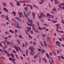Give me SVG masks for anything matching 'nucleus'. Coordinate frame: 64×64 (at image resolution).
I'll return each mask as SVG.
<instances>
[{
	"mask_svg": "<svg viewBox=\"0 0 64 64\" xmlns=\"http://www.w3.org/2000/svg\"><path fill=\"white\" fill-rule=\"evenodd\" d=\"M38 16L39 19H41V17H42V18H44V17H46L45 14H43V13L40 14V16H39L38 14Z\"/></svg>",
	"mask_w": 64,
	"mask_h": 64,
	"instance_id": "1",
	"label": "nucleus"
},
{
	"mask_svg": "<svg viewBox=\"0 0 64 64\" xmlns=\"http://www.w3.org/2000/svg\"><path fill=\"white\" fill-rule=\"evenodd\" d=\"M44 46L45 47H46V48L47 47H49V48H50V46L49 45H48L46 43V40H44Z\"/></svg>",
	"mask_w": 64,
	"mask_h": 64,
	"instance_id": "2",
	"label": "nucleus"
},
{
	"mask_svg": "<svg viewBox=\"0 0 64 64\" xmlns=\"http://www.w3.org/2000/svg\"><path fill=\"white\" fill-rule=\"evenodd\" d=\"M29 49H31L32 52L33 53H35V52H33V51L35 50V49H34V48L31 47V46H30V47Z\"/></svg>",
	"mask_w": 64,
	"mask_h": 64,
	"instance_id": "3",
	"label": "nucleus"
},
{
	"mask_svg": "<svg viewBox=\"0 0 64 64\" xmlns=\"http://www.w3.org/2000/svg\"><path fill=\"white\" fill-rule=\"evenodd\" d=\"M14 48L17 52H19V48H20L19 47H17L16 46H15Z\"/></svg>",
	"mask_w": 64,
	"mask_h": 64,
	"instance_id": "4",
	"label": "nucleus"
},
{
	"mask_svg": "<svg viewBox=\"0 0 64 64\" xmlns=\"http://www.w3.org/2000/svg\"><path fill=\"white\" fill-rule=\"evenodd\" d=\"M24 15L25 17H26L28 19V15H27V14H25V12L24 11Z\"/></svg>",
	"mask_w": 64,
	"mask_h": 64,
	"instance_id": "5",
	"label": "nucleus"
},
{
	"mask_svg": "<svg viewBox=\"0 0 64 64\" xmlns=\"http://www.w3.org/2000/svg\"><path fill=\"white\" fill-rule=\"evenodd\" d=\"M18 14L20 16V17H22V16H23V14L22 13L20 12L18 13Z\"/></svg>",
	"mask_w": 64,
	"mask_h": 64,
	"instance_id": "6",
	"label": "nucleus"
},
{
	"mask_svg": "<svg viewBox=\"0 0 64 64\" xmlns=\"http://www.w3.org/2000/svg\"><path fill=\"white\" fill-rule=\"evenodd\" d=\"M55 4L56 5H57L58 3V4H59V2L57 0H56L55 1Z\"/></svg>",
	"mask_w": 64,
	"mask_h": 64,
	"instance_id": "7",
	"label": "nucleus"
},
{
	"mask_svg": "<svg viewBox=\"0 0 64 64\" xmlns=\"http://www.w3.org/2000/svg\"><path fill=\"white\" fill-rule=\"evenodd\" d=\"M12 14H13L14 16H16V13H15V12H12Z\"/></svg>",
	"mask_w": 64,
	"mask_h": 64,
	"instance_id": "8",
	"label": "nucleus"
},
{
	"mask_svg": "<svg viewBox=\"0 0 64 64\" xmlns=\"http://www.w3.org/2000/svg\"><path fill=\"white\" fill-rule=\"evenodd\" d=\"M32 15L33 16L34 19V18H35V13H34V12H32Z\"/></svg>",
	"mask_w": 64,
	"mask_h": 64,
	"instance_id": "9",
	"label": "nucleus"
},
{
	"mask_svg": "<svg viewBox=\"0 0 64 64\" xmlns=\"http://www.w3.org/2000/svg\"><path fill=\"white\" fill-rule=\"evenodd\" d=\"M26 56H28V50H27L26 51Z\"/></svg>",
	"mask_w": 64,
	"mask_h": 64,
	"instance_id": "10",
	"label": "nucleus"
},
{
	"mask_svg": "<svg viewBox=\"0 0 64 64\" xmlns=\"http://www.w3.org/2000/svg\"><path fill=\"white\" fill-rule=\"evenodd\" d=\"M42 54H43V52H46V51L44 50V49H42Z\"/></svg>",
	"mask_w": 64,
	"mask_h": 64,
	"instance_id": "11",
	"label": "nucleus"
},
{
	"mask_svg": "<svg viewBox=\"0 0 64 64\" xmlns=\"http://www.w3.org/2000/svg\"><path fill=\"white\" fill-rule=\"evenodd\" d=\"M7 46H9V44H10V45H11L10 42H9L8 41L7 42Z\"/></svg>",
	"mask_w": 64,
	"mask_h": 64,
	"instance_id": "12",
	"label": "nucleus"
},
{
	"mask_svg": "<svg viewBox=\"0 0 64 64\" xmlns=\"http://www.w3.org/2000/svg\"><path fill=\"white\" fill-rule=\"evenodd\" d=\"M16 4L18 6H20V4L19 3V2H16Z\"/></svg>",
	"mask_w": 64,
	"mask_h": 64,
	"instance_id": "13",
	"label": "nucleus"
},
{
	"mask_svg": "<svg viewBox=\"0 0 64 64\" xmlns=\"http://www.w3.org/2000/svg\"><path fill=\"white\" fill-rule=\"evenodd\" d=\"M41 42H42L41 41H40V44H41L42 46V47H44V46H43V43H42Z\"/></svg>",
	"mask_w": 64,
	"mask_h": 64,
	"instance_id": "14",
	"label": "nucleus"
},
{
	"mask_svg": "<svg viewBox=\"0 0 64 64\" xmlns=\"http://www.w3.org/2000/svg\"><path fill=\"white\" fill-rule=\"evenodd\" d=\"M30 9L31 10H32L33 9V6H32V5H30Z\"/></svg>",
	"mask_w": 64,
	"mask_h": 64,
	"instance_id": "15",
	"label": "nucleus"
},
{
	"mask_svg": "<svg viewBox=\"0 0 64 64\" xmlns=\"http://www.w3.org/2000/svg\"><path fill=\"white\" fill-rule=\"evenodd\" d=\"M18 36H19V37H20V38H21V39H23V37H22V36H21V35H18Z\"/></svg>",
	"mask_w": 64,
	"mask_h": 64,
	"instance_id": "16",
	"label": "nucleus"
},
{
	"mask_svg": "<svg viewBox=\"0 0 64 64\" xmlns=\"http://www.w3.org/2000/svg\"><path fill=\"white\" fill-rule=\"evenodd\" d=\"M6 5V3L5 2L3 3V5H4V7H6V6H5Z\"/></svg>",
	"mask_w": 64,
	"mask_h": 64,
	"instance_id": "17",
	"label": "nucleus"
},
{
	"mask_svg": "<svg viewBox=\"0 0 64 64\" xmlns=\"http://www.w3.org/2000/svg\"><path fill=\"white\" fill-rule=\"evenodd\" d=\"M52 10H53V11H55L57 12V11H56V9L55 8H54L52 9Z\"/></svg>",
	"mask_w": 64,
	"mask_h": 64,
	"instance_id": "18",
	"label": "nucleus"
},
{
	"mask_svg": "<svg viewBox=\"0 0 64 64\" xmlns=\"http://www.w3.org/2000/svg\"><path fill=\"white\" fill-rule=\"evenodd\" d=\"M10 32H11V33H14V32L12 31V30H10Z\"/></svg>",
	"mask_w": 64,
	"mask_h": 64,
	"instance_id": "19",
	"label": "nucleus"
},
{
	"mask_svg": "<svg viewBox=\"0 0 64 64\" xmlns=\"http://www.w3.org/2000/svg\"><path fill=\"white\" fill-rule=\"evenodd\" d=\"M38 28L39 30H43V29L42 28H41L40 26H39L38 27Z\"/></svg>",
	"mask_w": 64,
	"mask_h": 64,
	"instance_id": "20",
	"label": "nucleus"
},
{
	"mask_svg": "<svg viewBox=\"0 0 64 64\" xmlns=\"http://www.w3.org/2000/svg\"><path fill=\"white\" fill-rule=\"evenodd\" d=\"M17 42L18 43V44H20V41H19V40H17Z\"/></svg>",
	"mask_w": 64,
	"mask_h": 64,
	"instance_id": "21",
	"label": "nucleus"
},
{
	"mask_svg": "<svg viewBox=\"0 0 64 64\" xmlns=\"http://www.w3.org/2000/svg\"><path fill=\"white\" fill-rule=\"evenodd\" d=\"M50 17L51 18H53L54 17V16L53 15H51L50 16Z\"/></svg>",
	"mask_w": 64,
	"mask_h": 64,
	"instance_id": "22",
	"label": "nucleus"
},
{
	"mask_svg": "<svg viewBox=\"0 0 64 64\" xmlns=\"http://www.w3.org/2000/svg\"><path fill=\"white\" fill-rule=\"evenodd\" d=\"M47 38L48 40H49V36H47Z\"/></svg>",
	"mask_w": 64,
	"mask_h": 64,
	"instance_id": "23",
	"label": "nucleus"
},
{
	"mask_svg": "<svg viewBox=\"0 0 64 64\" xmlns=\"http://www.w3.org/2000/svg\"><path fill=\"white\" fill-rule=\"evenodd\" d=\"M46 55L47 56V57L48 58H49V54H48V53H46Z\"/></svg>",
	"mask_w": 64,
	"mask_h": 64,
	"instance_id": "24",
	"label": "nucleus"
},
{
	"mask_svg": "<svg viewBox=\"0 0 64 64\" xmlns=\"http://www.w3.org/2000/svg\"><path fill=\"white\" fill-rule=\"evenodd\" d=\"M12 51L14 53H15V54L16 53V51H15V50H12Z\"/></svg>",
	"mask_w": 64,
	"mask_h": 64,
	"instance_id": "25",
	"label": "nucleus"
},
{
	"mask_svg": "<svg viewBox=\"0 0 64 64\" xmlns=\"http://www.w3.org/2000/svg\"><path fill=\"white\" fill-rule=\"evenodd\" d=\"M56 44H60V42L58 41H56Z\"/></svg>",
	"mask_w": 64,
	"mask_h": 64,
	"instance_id": "26",
	"label": "nucleus"
},
{
	"mask_svg": "<svg viewBox=\"0 0 64 64\" xmlns=\"http://www.w3.org/2000/svg\"><path fill=\"white\" fill-rule=\"evenodd\" d=\"M26 32V34L27 35H29V34L28 33V32L26 31V30H25Z\"/></svg>",
	"mask_w": 64,
	"mask_h": 64,
	"instance_id": "27",
	"label": "nucleus"
},
{
	"mask_svg": "<svg viewBox=\"0 0 64 64\" xmlns=\"http://www.w3.org/2000/svg\"><path fill=\"white\" fill-rule=\"evenodd\" d=\"M36 22L37 24H38V26H39V24H40V23L39 22Z\"/></svg>",
	"mask_w": 64,
	"mask_h": 64,
	"instance_id": "28",
	"label": "nucleus"
},
{
	"mask_svg": "<svg viewBox=\"0 0 64 64\" xmlns=\"http://www.w3.org/2000/svg\"><path fill=\"white\" fill-rule=\"evenodd\" d=\"M51 60H52V61L53 63H54V60H53V58H51Z\"/></svg>",
	"mask_w": 64,
	"mask_h": 64,
	"instance_id": "29",
	"label": "nucleus"
},
{
	"mask_svg": "<svg viewBox=\"0 0 64 64\" xmlns=\"http://www.w3.org/2000/svg\"><path fill=\"white\" fill-rule=\"evenodd\" d=\"M43 25H44V26H48V24H44Z\"/></svg>",
	"mask_w": 64,
	"mask_h": 64,
	"instance_id": "30",
	"label": "nucleus"
},
{
	"mask_svg": "<svg viewBox=\"0 0 64 64\" xmlns=\"http://www.w3.org/2000/svg\"><path fill=\"white\" fill-rule=\"evenodd\" d=\"M17 27L18 28H21V27L19 26H17Z\"/></svg>",
	"mask_w": 64,
	"mask_h": 64,
	"instance_id": "31",
	"label": "nucleus"
},
{
	"mask_svg": "<svg viewBox=\"0 0 64 64\" xmlns=\"http://www.w3.org/2000/svg\"><path fill=\"white\" fill-rule=\"evenodd\" d=\"M32 28L33 30H35V27H34V26H33V27H32Z\"/></svg>",
	"mask_w": 64,
	"mask_h": 64,
	"instance_id": "32",
	"label": "nucleus"
},
{
	"mask_svg": "<svg viewBox=\"0 0 64 64\" xmlns=\"http://www.w3.org/2000/svg\"><path fill=\"white\" fill-rule=\"evenodd\" d=\"M26 47H27V46H28V43L26 42Z\"/></svg>",
	"mask_w": 64,
	"mask_h": 64,
	"instance_id": "33",
	"label": "nucleus"
},
{
	"mask_svg": "<svg viewBox=\"0 0 64 64\" xmlns=\"http://www.w3.org/2000/svg\"><path fill=\"white\" fill-rule=\"evenodd\" d=\"M29 37L30 38H31V39L32 38V37H31V36H30V35H29Z\"/></svg>",
	"mask_w": 64,
	"mask_h": 64,
	"instance_id": "34",
	"label": "nucleus"
},
{
	"mask_svg": "<svg viewBox=\"0 0 64 64\" xmlns=\"http://www.w3.org/2000/svg\"><path fill=\"white\" fill-rule=\"evenodd\" d=\"M33 22V21L32 20L30 21V23L31 24H32V22Z\"/></svg>",
	"mask_w": 64,
	"mask_h": 64,
	"instance_id": "35",
	"label": "nucleus"
},
{
	"mask_svg": "<svg viewBox=\"0 0 64 64\" xmlns=\"http://www.w3.org/2000/svg\"><path fill=\"white\" fill-rule=\"evenodd\" d=\"M34 31H35L36 32V33H38V31L37 30H34Z\"/></svg>",
	"mask_w": 64,
	"mask_h": 64,
	"instance_id": "36",
	"label": "nucleus"
},
{
	"mask_svg": "<svg viewBox=\"0 0 64 64\" xmlns=\"http://www.w3.org/2000/svg\"><path fill=\"white\" fill-rule=\"evenodd\" d=\"M5 50L4 49L3 50V51L4 52H5V53H7V52H6V50Z\"/></svg>",
	"mask_w": 64,
	"mask_h": 64,
	"instance_id": "37",
	"label": "nucleus"
},
{
	"mask_svg": "<svg viewBox=\"0 0 64 64\" xmlns=\"http://www.w3.org/2000/svg\"><path fill=\"white\" fill-rule=\"evenodd\" d=\"M49 62H50V63L51 64H53V63H52V62L50 60H49Z\"/></svg>",
	"mask_w": 64,
	"mask_h": 64,
	"instance_id": "38",
	"label": "nucleus"
},
{
	"mask_svg": "<svg viewBox=\"0 0 64 64\" xmlns=\"http://www.w3.org/2000/svg\"><path fill=\"white\" fill-rule=\"evenodd\" d=\"M60 26V24H56V26Z\"/></svg>",
	"mask_w": 64,
	"mask_h": 64,
	"instance_id": "39",
	"label": "nucleus"
},
{
	"mask_svg": "<svg viewBox=\"0 0 64 64\" xmlns=\"http://www.w3.org/2000/svg\"><path fill=\"white\" fill-rule=\"evenodd\" d=\"M59 6L60 9H62V8H61V5H60Z\"/></svg>",
	"mask_w": 64,
	"mask_h": 64,
	"instance_id": "40",
	"label": "nucleus"
},
{
	"mask_svg": "<svg viewBox=\"0 0 64 64\" xmlns=\"http://www.w3.org/2000/svg\"><path fill=\"white\" fill-rule=\"evenodd\" d=\"M48 16H50V14H49L48 13L47 14V17H48Z\"/></svg>",
	"mask_w": 64,
	"mask_h": 64,
	"instance_id": "41",
	"label": "nucleus"
},
{
	"mask_svg": "<svg viewBox=\"0 0 64 64\" xmlns=\"http://www.w3.org/2000/svg\"><path fill=\"white\" fill-rule=\"evenodd\" d=\"M14 26H15V27H16V26H17V24H16L14 23Z\"/></svg>",
	"mask_w": 64,
	"mask_h": 64,
	"instance_id": "42",
	"label": "nucleus"
},
{
	"mask_svg": "<svg viewBox=\"0 0 64 64\" xmlns=\"http://www.w3.org/2000/svg\"><path fill=\"white\" fill-rule=\"evenodd\" d=\"M22 44V47H25V44L24 43H23Z\"/></svg>",
	"mask_w": 64,
	"mask_h": 64,
	"instance_id": "43",
	"label": "nucleus"
},
{
	"mask_svg": "<svg viewBox=\"0 0 64 64\" xmlns=\"http://www.w3.org/2000/svg\"><path fill=\"white\" fill-rule=\"evenodd\" d=\"M50 55L51 56H52V53L51 52H50Z\"/></svg>",
	"mask_w": 64,
	"mask_h": 64,
	"instance_id": "44",
	"label": "nucleus"
},
{
	"mask_svg": "<svg viewBox=\"0 0 64 64\" xmlns=\"http://www.w3.org/2000/svg\"><path fill=\"white\" fill-rule=\"evenodd\" d=\"M42 36H43V37H45V35L44 34H43L42 35Z\"/></svg>",
	"mask_w": 64,
	"mask_h": 64,
	"instance_id": "45",
	"label": "nucleus"
},
{
	"mask_svg": "<svg viewBox=\"0 0 64 64\" xmlns=\"http://www.w3.org/2000/svg\"><path fill=\"white\" fill-rule=\"evenodd\" d=\"M30 54H31V55H34V54L32 53L31 52H30Z\"/></svg>",
	"mask_w": 64,
	"mask_h": 64,
	"instance_id": "46",
	"label": "nucleus"
},
{
	"mask_svg": "<svg viewBox=\"0 0 64 64\" xmlns=\"http://www.w3.org/2000/svg\"><path fill=\"white\" fill-rule=\"evenodd\" d=\"M4 33L6 34H9V33L8 32H5Z\"/></svg>",
	"mask_w": 64,
	"mask_h": 64,
	"instance_id": "47",
	"label": "nucleus"
},
{
	"mask_svg": "<svg viewBox=\"0 0 64 64\" xmlns=\"http://www.w3.org/2000/svg\"><path fill=\"white\" fill-rule=\"evenodd\" d=\"M57 21L56 20H55L53 22V23H56V22H57Z\"/></svg>",
	"mask_w": 64,
	"mask_h": 64,
	"instance_id": "48",
	"label": "nucleus"
},
{
	"mask_svg": "<svg viewBox=\"0 0 64 64\" xmlns=\"http://www.w3.org/2000/svg\"><path fill=\"white\" fill-rule=\"evenodd\" d=\"M4 39H6V40H7L8 39V38L7 37H5L4 38Z\"/></svg>",
	"mask_w": 64,
	"mask_h": 64,
	"instance_id": "49",
	"label": "nucleus"
},
{
	"mask_svg": "<svg viewBox=\"0 0 64 64\" xmlns=\"http://www.w3.org/2000/svg\"><path fill=\"white\" fill-rule=\"evenodd\" d=\"M1 16L2 17H4V18H5V17L4 16L3 14H2Z\"/></svg>",
	"mask_w": 64,
	"mask_h": 64,
	"instance_id": "50",
	"label": "nucleus"
},
{
	"mask_svg": "<svg viewBox=\"0 0 64 64\" xmlns=\"http://www.w3.org/2000/svg\"><path fill=\"white\" fill-rule=\"evenodd\" d=\"M58 39L60 41H62V40H61V38H58Z\"/></svg>",
	"mask_w": 64,
	"mask_h": 64,
	"instance_id": "51",
	"label": "nucleus"
},
{
	"mask_svg": "<svg viewBox=\"0 0 64 64\" xmlns=\"http://www.w3.org/2000/svg\"><path fill=\"white\" fill-rule=\"evenodd\" d=\"M12 58L11 57L9 58V59L10 60H12Z\"/></svg>",
	"mask_w": 64,
	"mask_h": 64,
	"instance_id": "52",
	"label": "nucleus"
},
{
	"mask_svg": "<svg viewBox=\"0 0 64 64\" xmlns=\"http://www.w3.org/2000/svg\"><path fill=\"white\" fill-rule=\"evenodd\" d=\"M30 33L31 34H33V31L31 30L30 32Z\"/></svg>",
	"mask_w": 64,
	"mask_h": 64,
	"instance_id": "53",
	"label": "nucleus"
},
{
	"mask_svg": "<svg viewBox=\"0 0 64 64\" xmlns=\"http://www.w3.org/2000/svg\"><path fill=\"white\" fill-rule=\"evenodd\" d=\"M3 9L4 10V11H5V10H6V8H3Z\"/></svg>",
	"mask_w": 64,
	"mask_h": 64,
	"instance_id": "54",
	"label": "nucleus"
},
{
	"mask_svg": "<svg viewBox=\"0 0 64 64\" xmlns=\"http://www.w3.org/2000/svg\"><path fill=\"white\" fill-rule=\"evenodd\" d=\"M6 47H5V46H4V49H3V50H5L6 49Z\"/></svg>",
	"mask_w": 64,
	"mask_h": 64,
	"instance_id": "55",
	"label": "nucleus"
},
{
	"mask_svg": "<svg viewBox=\"0 0 64 64\" xmlns=\"http://www.w3.org/2000/svg\"><path fill=\"white\" fill-rule=\"evenodd\" d=\"M5 11L6 12H8V10H7V9L6 8V10H5Z\"/></svg>",
	"mask_w": 64,
	"mask_h": 64,
	"instance_id": "56",
	"label": "nucleus"
},
{
	"mask_svg": "<svg viewBox=\"0 0 64 64\" xmlns=\"http://www.w3.org/2000/svg\"><path fill=\"white\" fill-rule=\"evenodd\" d=\"M28 32H29V31H30V30H31V28H29V29H28Z\"/></svg>",
	"mask_w": 64,
	"mask_h": 64,
	"instance_id": "57",
	"label": "nucleus"
},
{
	"mask_svg": "<svg viewBox=\"0 0 64 64\" xmlns=\"http://www.w3.org/2000/svg\"><path fill=\"white\" fill-rule=\"evenodd\" d=\"M57 45H58V46H59V47H60V44H57Z\"/></svg>",
	"mask_w": 64,
	"mask_h": 64,
	"instance_id": "58",
	"label": "nucleus"
},
{
	"mask_svg": "<svg viewBox=\"0 0 64 64\" xmlns=\"http://www.w3.org/2000/svg\"><path fill=\"white\" fill-rule=\"evenodd\" d=\"M11 56L12 58H14V55H13V54Z\"/></svg>",
	"mask_w": 64,
	"mask_h": 64,
	"instance_id": "59",
	"label": "nucleus"
},
{
	"mask_svg": "<svg viewBox=\"0 0 64 64\" xmlns=\"http://www.w3.org/2000/svg\"><path fill=\"white\" fill-rule=\"evenodd\" d=\"M53 54L54 55H56V53L55 52H54L53 53Z\"/></svg>",
	"mask_w": 64,
	"mask_h": 64,
	"instance_id": "60",
	"label": "nucleus"
},
{
	"mask_svg": "<svg viewBox=\"0 0 64 64\" xmlns=\"http://www.w3.org/2000/svg\"><path fill=\"white\" fill-rule=\"evenodd\" d=\"M8 57H10V55L9 54H8Z\"/></svg>",
	"mask_w": 64,
	"mask_h": 64,
	"instance_id": "61",
	"label": "nucleus"
},
{
	"mask_svg": "<svg viewBox=\"0 0 64 64\" xmlns=\"http://www.w3.org/2000/svg\"><path fill=\"white\" fill-rule=\"evenodd\" d=\"M17 30L15 29V33H17Z\"/></svg>",
	"mask_w": 64,
	"mask_h": 64,
	"instance_id": "62",
	"label": "nucleus"
},
{
	"mask_svg": "<svg viewBox=\"0 0 64 64\" xmlns=\"http://www.w3.org/2000/svg\"><path fill=\"white\" fill-rule=\"evenodd\" d=\"M60 33H63V31H60Z\"/></svg>",
	"mask_w": 64,
	"mask_h": 64,
	"instance_id": "63",
	"label": "nucleus"
},
{
	"mask_svg": "<svg viewBox=\"0 0 64 64\" xmlns=\"http://www.w3.org/2000/svg\"><path fill=\"white\" fill-rule=\"evenodd\" d=\"M63 57V56H61V58H62V59H64V57Z\"/></svg>",
	"mask_w": 64,
	"mask_h": 64,
	"instance_id": "64",
	"label": "nucleus"
}]
</instances>
